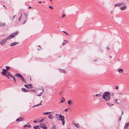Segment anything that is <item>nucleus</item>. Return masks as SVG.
I'll list each match as a JSON object with an SVG mask.
<instances>
[{
	"label": "nucleus",
	"instance_id": "nucleus-1",
	"mask_svg": "<svg viewBox=\"0 0 129 129\" xmlns=\"http://www.w3.org/2000/svg\"><path fill=\"white\" fill-rule=\"evenodd\" d=\"M18 33V32L16 31L15 33H13L8 37L7 39L2 40L0 42V44L2 45H4L6 43L7 40H9L11 38H13Z\"/></svg>",
	"mask_w": 129,
	"mask_h": 129
},
{
	"label": "nucleus",
	"instance_id": "nucleus-2",
	"mask_svg": "<svg viewBox=\"0 0 129 129\" xmlns=\"http://www.w3.org/2000/svg\"><path fill=\"white\" fill-rule=\"evenodd\" d=\"M111 96L110 93L109 92H104L103 94L102 97V98L106 101H109L110 99Z\"/></svg>",
	"mask_w": 129,
	"mask_h": 129
},
{
	"label": "nucleus",
	"instance_id": "nucleus-3",
	"mask_svg": "<svg viewBox=\"0 0 129 129\" xmlns=\"http://www.w3.org/2000/svg\"><path fill=\"white\" fill-rule=\"evenodd\" d=\"M15 76H18L19 77L21 78L20 79L21 80L22 82H24L25 83H26V82L25 80L24 79V77H23L20 74L18 73H16L15 74Z\"/></svg>",
	"mask_w": 129,
	"mask_h": 129
},
{
	"label": "nucleus",
	"instance_id": "nucleus-4",
	"mask_svg": "<svg viewBox=\"0 0 129 129\" xmlns=\"http://www.w3.org/2000/svg\"><path fill=\"white\" fill-rule=\"evenodd\" d=\"M60 120L62 122V124L63 125H64L65 122L64 121V116H63V117H60V118H59V119H58V120Z\"/></svg>",
	"mask_w": 129,
	"mask_h": 129
},
{
	"label": "nucleus",
	"instance_id": "nucleus-5",
	"mask_svg": "<svg viewBox=\"0 0 129 129\" xmlns=\"http://www.w3.org/2000/svg\"><path fill=\"white\" fill-rule=\"evenodd\" d=\"M24 86H25L26 88L28 89H30L33 88V87L32 85L31 84H30L27 85H25Z\"/></svg>",
	"mask_w": 129,
	"mask_h": 129
},
{
	"label": "nucleus",
	"instance_id": "nucleus-6",
	"mask_svg": "<svg viewBox=\"0 0 129 129\" xmlns=\"http://www.w3.org/2000/svg\"><path fill=\"white\" fill-rule=\"evenodd\" d=\"M24 119V118L23 117H19L16 119V121H17L20 122L23 121Z\"/></svg>",
	"mask_w": 129,
	"mask_h": 129
},
{
	"label": "nucleus",
	"instance_id": "nucleus-7",
	"mask_svg": "<svg viewBox=\"0 0 129 129\" xmlns=\"http://www.w3.org/2000/svg\"><path fill=\"white\" fill-rule=\"evenodd\" d=\"M21 90L22 91L25 92H28L30 91V90L24 88H22Z\"/></svg>",
	"mask_w": 129,
	"mask_h": 129
},
{
	"label": "nucleus",
	"instance_id": "nucleus-8",
	"mask_svg": "<svg viewBox=\"0 0 129 129\" xmlns=\"http://www.w3.org/2000/svg\"><path fill=\"white\" fill-rule=\"evenodd\" d=\"M19 44V43L17 42H13L10 44V46H13L14 45L18 44Z\"/></svg>",
	"mask_w": 129,
	"mask_h": 129
},
{
	"label": "nucleus",
	"instance_id": "nucleus-9",
	"mask_svg": "<svg viewBox=\"0 0 129 129\" xmlns=\"http://www.w3.org/2000/svg\"><path fill=\"white\" fill-rule=\"evenodd\" d=\"M41 127L43 129H47V127H46L44 124H41Z\"/></svg>",
	"mask_w": 129,
	"mask_h": 129
},
{
	"label": "nucleus",
	"instance_id": "nucleus-10",
	"mask_svg": "<svg viewBox=\"0 0 129 129\" xmlns=\"http://www.w3.org/2000/svg\"><path fill=\"white\" fill-rule=\"evenodd\" d=\"M6 71L7 70L6 69H3V71L2 73L4 75L6 74Z\"/></svg>",
	"mask_w": 129,
	"mask_h": 129
},
{
	"label": "nucleus",
	"instance_id": "nucleus-11",
	"mask_svg": "<svg viewBox=\"0 0 129 129\" xmlns=\"http://www.w3.org/2000/svg\"><path fill=\"white\" fill-rule=\"evenodd\" d=\"M126 8V5H124L123 6L120 7V9L121 10H125Z\"/></svg>",
	"mask_w": 129,
	"mask_h": 129
},
{
	"label": "nucleus",
	"instance_id": "nucleus-12",
	"mask_svg": "<svg viewBox=\"0 0 129 129\" xmlns=\"http://www.w3.org/2000/svg\"><path fill=\"white\" fill-rule=\"evenodd\" d=\"M48 118L49 119H52L53 118V117L52 116V115L51 114H50L48 115Z\"/></svg>",
	"mask_w": 129,
	"mask_h": 129
},
{
	"label": "nucleus",
	"instance_id": "nucleus-13",
	"mask_svg": "<svg viewBox=\"0 0 129 129\" xmlns=\"http://www.w3.org/2000/svg\"><path fill=\"white\" fill-rule=\"evenodd\" d=\"M6 25L5 23H2L1 22H0V26L2 27L5 26Z\"/></svg>",
	"mask_w": 129,
	"mask_h": 129
},
{
	"label": "nucleus",
	"instance_id": "nucleus-14",
	"mask_svg": "<svg viewBox=\"0 0 129 129\" xmlns=\"http://www.w3.org/2000/svg\"><path fill=\"white\" fill-rule=\"evenodd\" d=\"M34 128L35 129H39L41 127L39 125H37L34 126Z\"/></svg>",
	"mask_w": 129,
	"mask_h": 129
},
{
	"label": "nucleus",
	"instance_id": "nucleus-15",
	"mask_svg": "<svg viewBox=\"0 0 129 129\" xmlns=\"http://www.w3.org/2000/svg\"><path fill=\"white\" fill-rule=\"evenodd\" d=\"M129 125V122L126 123L125 124V126L124 127V129L125 128H127L128 127V126Z\"/></svg>",
	"mask_w": 129,
	"mask_h": 129
},
{
	"label": "nucleus",
	"instance_id": "nucleus-16",
	"mask_svg": "<svg viewBox=\"0 0 129 129\" xmlns=\"http://www.w3.org/2000/svg\"><path fill=\"white\" fill-rule=\"evenodd\" d=\"M117 71L120 73H122L123 72V70L121 69H118Z\"/></svg>",
	"mask_w": 129,
	"mask_h": 129
},
{
	"label": "nucleus",
	"instance_id": "nucleus-17",
	"mask_svg": "<svg viewBox=\"0 0 129 129\" xmlns=\"http://www.w3.org/2000/svg\"><path fill=\"white\" fill-rule=\"evenodd\" d=\"M28 124H25L24 126V127H31V126L29 124V123H28Z\"/></svg>",
	"mask_w": 129,
	"mask_h": 129
},
{
	"label": "nucleus",
	"instance_id": "nucleus-18",
	"mask_svg": "<svg viewBox=\"0 0 129 129\" xmlns=\"http://www.w3.org/2000/svg\"><path fill=\"white\" fill-rule=\"evenodd\" d=\"M118 6H122L124 5V3H118Z\"/></svg>",
	"mask_w": 129,
	"mask_h": 129
},
{
	"label": "nucleus",
	"instance_id": "nucleus-19",
	"mask_svg": "<svg viewBox=\"0 0 129 129\" xmlns=\"http://www.w3.org/2000/svg\"><path fill=\"white\" fill-rule=\"evenodd\" d=\"M42 102V101H41V103H40L39 104H37V105H34V106H33V107H34L36 106H38L39 105H41V103Z\"/></svg>",
	"mask_w": 129,
	"mask_h": 129
},
{
	"label": "nucleus",
	"instance_id": "nucleus-20",
	"mask_svg": "<svg viewBox=\"0 0 129 129\" xmlns=\"http://www.w3.org/2000/svg\"><path fill=\"white\" fill-rule=\"evenodd\" d=\"M51 112H44L43 113V114L44 115H47L49 114L50 113H51Z\"/></svg>",
	"mask_w": 129,
	"mask_h": 129
},
{
	"label": "nucleus",
	"instance_id": "nucleus-21",
	"mask_svg": "<svg viewBox=\"0 0 129 129\" xmlns=\"http://www.w3.org/2000/svg\"><path fill=\"white\" fill-rule=\"evenodd\" d=\"M74 124L76 127L79 128V125L78 123L75 124Z\"/></svg>",
	"mask_w": 129,
	"mask_h": 129
},
{
	"label": "nucleus",
	"instance_id": "nucleus-22",
	"mask_svg": "<svg viewBox=\"0 0 129 129\" xmlns=\"http://www.w3.org/2000/svg\"><path fill=\"white\" fill-rule=\"evenodd\" d=\"M42 90H43V91L42 92H41L39 94L37 95V96H41V94L43 93V92L44 91V89L43 88L42 89Z\"/></svg>",
	"mask_w": 129,
	"mask_h": 129
},
{
	"label": "nucleus",
	"instance_id": "nucleus-23",
	"mask_svg": "<svg viewBox=\"0 0 129 129\" xmlns=\"http://www.w3.org/2000/svg\"><path fill=\"white\" fill-rule=\"evenodd\" d=\"M7 74L8 76H12V75H11L10 73L9 72H7Z\"/></svg>",
	"mask_w": 129,
	"mask_h": 129
},
{
	"label": "nucleus",
	"instance_id": "nucleus-24",
	"mask_svg": "<svg viewBox=\"0 0 129 129\" xmlns=\"http://www.w3.org/2000/svg\"><path fill=\"white\" fill-rule=\"evenodd\" d=\"M64 101H65V100H64V98L62 97V100H61V101L60 102V103H63V102H64Z\"/></svg>",
	"mask_w": 129,
	"mask_h": 129
},
{
	"label": "nucleus",
	"instance_id": "nucleus-25",
	"mask_svg": "<svg viewBox=\"0 0 129 129\" xmlns=\"http://www.w3.org/2000/svg\"><path fill=\"white\" fill-rule=\"evenodd\" d=\"M72 102H71V100H68V103L69 104V105H70V104H71V103H72Z\"/></svg>",
	"mask_w": 129,
	"mask_h": 129
},
{
	"label": "nucleus",
	"instance_id": "nucleus-26",
	"mask_svg": "<svg viewBox=\"0 0 129 129\" xmlns=\"http://www.w3.org/2000/svg\"><path fill=\"white\" fill-rule=\"evenodd\" d=\"M107 104L109 105L110 106H111L113 105L112 104H111L110 103H107Z\"/></svg>",
	"mask_w": 129,
	"mask_h": 129
},
{
	"label": "nucleus",
	"instance_id": "nucleus-27",
	"mask_svg": "<svg viewBox=\"0 0 129 129\" xmlns=\"http://www.w3.org/2000/svg\"><path fill=\"white\" fill-rule=\"evenodd\" d=\"M24 15L25 16L26 19H27V14L26 13H25Z\"/></svg>",
	"mask_w": 129,
	"mask_h": 129
},
{
	"label": "nucleus",
	"instance_id": "nucleus-28",
	"mask_svg": "<svg viewBox=\"0 0 129 129\" xmlns=\"http://www.w3.org/2000/svg\"><path fill=\"white\" fill-rule=\"evenodd\" d=\"M6 70L7 71H8L10 69V67L9 66H6Z\"/></svg>",
	"mask_w": 129,
	"mask_h": 129
},
{
	"label": "nucleus",
	"instance_id": "nucleus-29",
	"mask_svg": "<svg viewBox=\"0 0 129 129\" xmlns=\"http://www.w3.org/2000/svg\"><path fill=\"white\" fill-rule=\"evenodd\" d=\"M45 118H46L45 117L43 118L41 120H40V121H39V122H40L43 121L44 120V119H45Z\"/></svg>",
	"mask_w": 129,
	"mask_h": 129
},
{
	"label": "nucleus",
	"instance_id": "nucleus-30",
	"mask_svg": "<svg viewBox=\"0 0 129 129\" xmlns=\"http://www.w3.org/2000/svg\"><path fill=\"white\" fill-rule=\"evenodd\" d=\"M22 13L21 14V16L20 17L19 19L18 20L19 21H20V20L21 19L22 17Z\"/></svg>",
	"mask_w": 129,
	"mask_h": 129
},
{
	"label": "nucleus",
	"instance_id": "nucleus-31",
	"mask_svg": "<svg viewBox=\"0 0 129 129\" xmlns=\"http://www.w3.org/2000/svg\"><path fill=\"white\" fill-rule=\"evenodd\" d=\"M95 96L96 97H99L101 96L100 94H95Z\"/></svg>",
	"mask_w": 129,
	"mask_h": 129
},
{
	"label": "nucleus",
	"instance_id": "nucleus-32",
	"mask_svg": "<svg viewBox=\"0 0 129 129\" xmlns=\"http://www.w3.org/2000/svg\"><path fill=\"white\" fill-rule=\"evenodd\" d=\"M118 100H117V99H114V101L116 103L119 104V103L117 102V101Z\"/></svg>",
	"mask_w": 129,
	"mask_h": 129
},
{
	"label": "nucleus",
	"instance_id": "nucleus-33",
	"mask_svg": "<svg viewBox=\"0 0 129 129\" xmlns=\"http://www.w3.org/2000/svg\"><path fill=\"white\" fill-rule=\"evenodd\" d=\"M59 117V118H60V117H63V116H62V115L61 114H59L58 115Z\"/></svg>",
	"mask_w": 129,
	"mask_h": 129
},
{
	"label": "nucleus",
	"instance_id": "nucleus-34",
	"mask_svg": "<svg viewBox=\"0 0 129 129\" xmlns=\"http://www.w3.org/2000/svg\"><path fill=\"white\" fill-rule=\"evenodd\" d=\"M61 72H63V73H65L66 72L64 70H62L61 71Z\"/></svg>",
	"mask_w": 129,
	"mask_h": 129
},
{
	"label": "nucleus",
	"instance_id": "nucleus-35",
	"mask_svg": "<svg viewBox=\"0 0 129 129\" xmlns=\"http://www.w3.org/2000/svg\"><path fill=\"white\" fill-rule=\"evenodd\" d=\"M55 126H53L50 129H55Z\"/></svg>",
	"mask_w": 129,
	"mask_h": 129
},
{
	"label": "nucleus",
	"instance_id": "nucleus-36",
	"mask_svg": "<svg viewBox=\"0 0 129 129\" xmlns=\"http://www.w3.org/2000/svg\"><path fill=\"white\" fill-rule=\"evenodd\" d=\"M63 33H65L67 35H68V33L66 31H62Z\"/></svg>",
	"mask_w": 129,
	"mask_h": 129
},
{
	"label": "nucleus",
	"instance_id": "nucleus-37",
	"mask_svg": "<svg viewBox=\"0 0 129 129\" xmlns=\"http://www.w3.org/2000/svg\"><path fill=\"white\" fill-rule=\"evenodd\" d=\"M67 42V41H64L63 42V45H64L66 42Z\"/></svg>",
	"mask_w": 129,
	"mask_h": 129
},
{
	"label": "nucleus",
	"instance_id": "nucleus-38",
	"mask_svg": "<svg viewBox=\"0 0 129 129\" xmlns=\"http://www.w3.org/2000/svg\"><path fill=\"white\" fill-rule=\"evenodd\" d=\"M38 47H40V48H38V50H40L41 49H42L41 47V46L40 45H38Z\"/></svg>",
	"mask_w": 129,
	"mask_h": 129
},
{
	"label": "nucleus",
	"instance_id": "nucleus-39",
	"mask_svg": "<svg viewBox=\"0 0 129 129\" xmlns=\"http://www.w3.org/2000/svg\"><path fill=\"white\" fill-rule=\"evenodd\" d=\"M118 3L117 4H116L115 5H114V7H116L117 6H118Z\"/></svg>",
	"mask_w": 129,
	"mask_h": 129
},
{
	"label": "nucleus",
	"instance_id": "nucleus-40",
	"mask_svg": "<svg viewBox=\"0 0 129 129\" xmlns=\"http://www.w3.org/2000/svg\"><path fill=\"white\" fill-rule=\"evenodd\" d=\"M121 116H120L119 117V119L118 120V121H120L121 120Z\"/></svg>",
	"mask_w": 129,
	"mask_h": 129
},
{
	"label": "nucleus",
	"instance_id": "nucleus-41",
	"mask_svg": "<svg viewBox=\"0 0 129 129\" xmlns=\"http://www.w3.org/2000/svg\"><path fill=\"white\" fill-rule=\"evenodd\" d=\"M26 22V20H25L23 23L22 24H25Z\"/></svg>",
	"mask_w": 129,
	"mask_h": 129
},
{
	"label": "nucleus",
	"instance_id": "nucleus-42",
	"mask_svg": "<svg viewBox=\"0 0 129 129\" xmlns=\"http://www.w3.org/2000/svg\"><path fill=\"white\" fill-rule=\"evenodd\" d=\"M49 8H51L52 9H53V8L51 6H49Z\"/></svg>",
	"mask_w": 129,
	"mask_h": 129
},
{
	"label": "nucleus",
	"instance_id": "nucleus-43",
	"mask_svg": "<svg viewBox=\"0 0 129 129\" xmlns=\"http://www.w3.org/2000/svg\"><path fill=\"white\" fill-rule=\"evenodd\" d=\"M5 75V76L6 77H7V78L8 79H9V77L8 76H7V75L6 74V75Z\"/></svg>",
	"mask_w": 129,
	"mask_h": 129
},
{
	"label": "nucleus",
	"instance_id": "nucleus-44",
	"mask_svg": "<svg viewBox=\"0 0 129 129\" xmlns=\"http://www.w3.org/2000/svg\"><path fill=\"white\" fill-rule=\"evenodd\" d=\"M115 88L116 89H118V86H117L116 87H115Z\"/></svg>",
	"mask_w": 129,
	"mask_h": 129
},
{
	"label": "nucleus",
	"instance_id": "nucleus-45",
	"mask_svg": "<svg viewBox=\"0 0 129 129\" xmlns=\"http://www.w3.org/2000/svg\"><path fill=\"white\" fill-rule=\"evenodd\" d=\"M55 116L56 117L57 116H58V115L57 114H55Z\"/></svg>",
	"mask_w": 129,
	"mask_h": 129
},
{
	"label": "nucleus",
	"instance_id": "nucleus-46",
	"mask_svg": "<svg viewBox=\"0 0 129 129\" xmlns=\"http://www.w3.org/2000/svg\"><path fill=\"white\" fill-rule=\"evenodd\" d=\"M123 111H121V116H122V114H123Z\"/></svg>",
	"mask_w": 129,
	"mask_h": 129
},
{
	"label": "nucleus",
	"instance_id": "nucleus-47",
	"mask_svg": "<svg viewBox=\"0 0 129 129\" xmlns=\"http://www.w3.org/2000/svg\"><path fill=\"white\" fill-rule=\"evenodd\" d=\"M68 109V108H67L66 109H65L64 110V111H67V110Z\"/></svg>",
	"mask_w": 129,
	"mask_h": 129
},
{
	"label": "nucleus",
	"instance_id": "nucleus-48",
	"mask_svg": "<svg viewBox=\"0 0 129 129\" xmlns=\"http://www.w3.org/2000/svg\"><path fill=\"white\" fill-rule=\"evenodd\" d=\"M13 79L14 81V82L16 83V80L14 78H13Z\"/></svg>",
	"mask_w": 129,
	"mask_h": 129
},
{
	"label": "nucleus",
	"instance_id": "nucleus-49",
	"mask_svg": "<svg viewBox=\"0 0 129 129\" xmlns=\"http://www.w3.org/2000/svg\"><path fill=\"white\" fill-rule=\"evenodd\" d=\"M33 122H35V123H36V122H38L37 121H36V120H34V121H33Z\"/></svg>",
	"mask_w": 129,
	"mask_h": 129
},
{
	"label": "nucleus",
	"instance_id": "nucleus-50",
	"mask_svg": "<svg viewBox=\"0 0 129 129\" xmlns=\"http://www.w3.org/2000/svg\"><path fill=\"white\" fill-rule=\"evenodd\" d=\"M38 3H42V2L41 1L38 2Z\"/></svg>",
	"mask_w": 129,
	"mask_h": 129
},
{
	"label": "nucleus",
	"instance_id": "nucleus-51",
	"mask_svg": "<svg viewBox=\"0 0 129 129\" xmlns=\"http://www.w3.org/2000/svg\"><path fill=\"white\" fill-rule=\"evenodd\" d=\"M111 95L112 96H113L114 95V94L113 93H112Z\"/></svg>",
	"mask_w": 129,
	"mask_h": 129
},
{
	"label": "nucleus",
	"instance_id": "nucleus-52",
	"mask_svg": "<svg viewBox=\"0 0 129 129\" xmlns=\"http://www.w3.org/2000/svg\"><path fill=\"white\" fill-rule=\"evenodd\" d=\"M61 93H62V92L61 91L59 93V94L60 95H61Z\"/></svg>",
	"mask_w": 129,
	"mask_h": 129
},
{
	"label": "nucleus",
	"instance_id": "nucleus-53",
	"mask_svg": "<svg viewBox=\"0 0 129 129\" xmlns=\"http://www.w3.org/2000/svg\"><path fill=\"white\" fill-rule=\"evenodd\" d=\"M65 16V15H63L62 16V18H63Z\"/></svg>",
	"mask_w": 129,
	"mask_h": 129
},
{
	"label": "nucleus",
	"instance_id": "nucleus-54",
	"mask_svg": "<svg viewBox=\"0 0 129 129\" xmlns=\"http://www.w3.org/2000/svg\"><path fill=\"white\" fill-rule=\"evenodd\" d=\"M15 15H14L13 16V19H14V17H15Z\"/></svg>",
	"mask_w": 129,
	"mask_h": 129
},
{
	"label": "nucleus",
	"instance_id": "nucleus-55",
	"mask_svg": "<svg viewBox=\"0 0 129 129\" xmlns=\"http://www.w3.org/2000/svg\"><path fill=\"white\" fill-rule=\"evenodd\" d=\"M11 77H12V78H13H13H14V77L12 76H11Z\"/></svg>",
	"mask_w": 129,
	"mask_h": 129
},
{
	"label": "nucleus",
	"instance_id": "nucleus-56",
	"mask_svg": "<svg viewBox=\"0 0 129 129\" xmlns=\"http://www.w3.org/2000/svg\"><path fill=\"white\" fill-rule=\"evenodd\" d=\"M31 8V7H28V8H29V9L30 8Z\"/></svg>",
	"mask_w": 129,
	"mask_h": 129
},
{
	"label": "nucleus",
	"instance_id": "nucleus-57",
	"mask_svg": "<svg viewBox=\"0 0 129 129\" xmlns=\"http://www.w3.org/2000/svg\"><path fill=\"white\" fill-rule=\"evenodd\" d=\"M107 48L108 49H109V48L108 47H107Z\"/></svg>",
	"mask_w": 129,
	"mask_h": 129
},
{
	"label": "nucleus",
	"instance_id": "nucleus-58",
	"mask_svg": "<svg viewBox=\"0 0 129 129\" xmlns=\"http://www.w3.org/2000/svg\"><path fill=\"white\" fill-rule=\"evenodd\" d=\"M120 94H122V93H120Z\"/></svg>",
	"mask_w": 129,
	"mask_h": 129
},
{
	"label": "nucleus",
	"instance_id": "nucleus-59",
	"mask_svg": "<svg viewBox=\"0 0 129 129\" xmlns=\"http://www.w3.org/2000/svg\"><path fill=\"white\" fill-rule=\"evenodd\" d=\"M3 6L4 7H5V6L4 5H3Z\"/></svg>",
	"mask_w": 129,
	"mask_h": 129
},
{
	"label": "nucleus",
	"instance_id": "nucleus-60",
	"mask_svg": "<svg viewBox=\"0 0 129 129\" xmlns=\"http://www.w3.org/2000/svg\"><path fill=\"white\" fill-rule=\"evenodd\" d=\"M5 9H6V7H5Z\"/></svg>",
	"mask_w": 129,
	"mask_h": 129
},
{
	"label": "nucleus",
	"instance_id": "nucleus-61",
	"mask_svg": "<svg viewBox=\"0 0 129 129\" xmlns=\"http://www.w3.org/2000/svg\"><path fill=\"white\" fill-rule=\"evenodd\" d=\"M52 1V0H50V1Z\"/></svg>",
	"mask_w": 129,
	"mask_h": 129
},
{
	"label": "nucleus",
	"instance_id": "nucleus-62",
	"mask_svg": "<svg viewBox=\"0 0 129 129\" xmlns=\"http://www.w3.org/2000/svg\"><path fill=\"white\" fill-rule=\"evenodd\" d=\"M96 60H94V61H96Z\"/></svg>",
	"mask_w": 129,
	"mask_h": 129
},
{
	"label": "nucleus",
	"instance_id": "nucleus-63",
	"mask_svg": "<svg viewBox=\"0 0 129 129\" xmlns=\"http://www.w3.org/2000/svg\"><path fill=\"white\" fill-rule=\"evenodd\" d=\"M110 57L112 58V57H110Z\"/></svg>",
	"mask_w": 129,
	"mask_h": 129
},
{
	"label": "nucleus",
	"instance_id": "nucleus-64",
	"mask_svg": "<svg viewBox=\"0 0 129 129\" xmlns=\"http://www.w3.org/2000/svg\"><path fill=\"white\" fill-rule=\"evenodd\" d=\"M69 129V128H68V129Z\"/></svg>",
	"mask_w": 129,
	"mask_h": 129
}]
</instances>
